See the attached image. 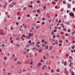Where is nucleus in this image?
<instances>
[{
	"instance_id": "nucleus-15",
	"label": "nucleus",
	"mask_w": 75,
	"mask_h": 75,
	"mask_svg": "<svg viewBox=\"0 0 75 75\" xmlns=\"http://www.w3.org/2000/svg\"><path fill=\"white\" fill-rule=\"evenodd\" d=\"M33 13H36V10H33L32 11Z\"/></svg>"
},
{
	"instance_id": "nucleus-10",
	"label": "nucleus",
	"mask_w": 75,
	"mask_h": 75,
	"mask_svg": "<svg viewBox=\"0 0 75 75\" xmlns=\"http://www.w3.org/2000/svg\"><path fill=\"white\" fill-rule=\"evenodd\" d=\"M71 4H68L67 5V7L68 8H70L71 7V6H70Z\"/></svg>"
},
{
	"instance_id": "nucleus-14",
	"label": "nucleus",
	"mask_w": 75,
	"mask_h": 75,
	"mask_svg": "<svg viewBox=\"0 0 75 75\" xmlns=\"http://www.w3.org/2000/svg\"><path fill=\"white\" fill-rule=\"evenodd\" d=\"M45 47H46V48L47 50V49H48V46L47 45H46L45 46Z\"/></svg>"
},
{
	"instance_id": "nucleus-17",
	"label": "nucleus",
	"mask_w": 75,
	"mask_h": 75,
	"mask_svg": "<svg viewBox=\"0 0 75 75\" xmlns=\"http://www.w3.org/2000/svg\"><path fill=\"white\" fill-rule=\"evenodd\" d=\"M5 25V30H7V26L6 25Z\"/></svg>"
},
{
	"instance_id": "nucleus-62",
	"label": "nucleus",
	"mask_w": 75,
	"mask_h": 75,
	"mask_svg": "<svg viewBox=\"0 0 75 75\" xmlns=\"http://www.w3.org/2000/svg\"><path fill=\"white\" fill-rule=\"evenodd\" d=\"M68 35L67 33H66L65 34V35L66 36H67V35Z\"/></svg>"
},
{
	"instance_id": "nucleus-6",
	"label": "nucleus",
	"mask_w": 75,
	"mask_h": 75,
	"mask_svg": "<svg viewBox=\"0 0 75 75\" xmlns=\"http://www.w3.org/2000/svg\"><path fill=\"white\" fill-rule=\"evenodd\" d=\"M64 74H69V71H66L65 72Z\"/></svg>"
},
{
	"instance_id": "nucleus-22",
	"label": "nucleus",
	"mask_w": 75,
	"mask_h": 75,
	"mask_svg": "<svg viewBox=\"0 0 75 75\" xmlns=\"http://www.w3.org/2000/svg\"><path fill=\"white\" fill-rule=\"evenodd\" d=\"M21 64V62H19V61H18L17 62V64H19V65H20Z\"/></svg>"
},
{
	"instance_id": "nucleus-48",
	"label": "nucleus",
	"mask_w": 75,
	"mask_h": 75,
	"mask_svg": "<svg viewBox=\"0 0 75 75\" xmlns=\"http://www.w3.org/2000/svg\"><path fill=\"white\" fill-rule=\"evenodd\" d=\"M16 40H20V39H19L18 38H16Z\"/></svg>"
},
{
	"instance_id": "nucleus-2",
	"label": "nucleus",
	"mask_w": 75,
	"mask_h": 75,
	"mask_svg": "<svg viewBox=\"0 0 75 75\" xmlns=\"http://www.w3.org/2000/svg\"><path fill=\"white\" fill-rule=\"evenodd\" d=\"M69 15L70 16H72V17H73V18H74V14L72 12L71 13H70Z\"/></svg>"
},
{
	"instance_id": "nucleus-27",
	"label": "nucleus",
	"mask_w": 75,
	"mask_h": 75,
	"mask_svg": "<svg viewBox=\"0 0 75 75\" xmlns=\"http://www.w3.org/2000/svg\"><path fill=\"white\" fill-rule=\"evenodd\" d=\"M64 30L67 31V29L66 28H64L62 29L63 31H64Z\"/></svg>"
},
{
	"instance_id": "nucleus-12",
	"label": "nucleus",
	"mask_w": 75,
	"mask_h": 75,
	"mask_svg": "<svg viewBox=\"0 0 75 75\" xmlns=\"http://www.w3.org/2000/svg\"><path fill=\"white\" fill-rule=\"evenodd\" d=\"M41 42L43 43L44 42H45V40H44V39H43L41 40Z\"/></svg>"
},
{
	"instance_id": "nucleus-45",
	"label": "nucleus",
	"mask_w": 75,
	"mask_h": 75,
	"mask_svg": "<svg viewBox=\"0 0 75 75\" xmlns=\"http://www.w3.org/2000/svg\"><path fill=\"white\" fill-rule=\"evenodd\" d=\"M42 47H44V46H45V45H44V44H42Z\"/></svg>"
},
{
	"instance_id": "nucleus-64",
	"label": "nucleus",
	"mask_w": 75,
	"mask_h": 75,
	"mask_svg": "<svg viewBox=\"0 0 75 75\" xmlns=\"http://www.w3.org/2000/svg\"><path fill=\"white\" fill-rule=\"evenodd\" d=\"M71 75H74V72H73V73H72V74Z\"/></svg>"
},
{
	"instance_id": "nucleus-23",
	"label": "nucleus",
	"mask_w": 75,
	"mask_h": 75,
	"mask_svg": "<svg viewBox=\"0 0 75 75\" xmlns=\"http://www.w3.org/2000/svg\"><path fill=\"white\" fill-rule=\"evenodd\" d=\"M69 71L71 72V73H74V71H71V70L70 69Z\"/></svg>"
},
{
	"instance_id": "nucleus-42",
	"label": "nucleus",
	"mask_w": 75,
	"mask_h": 75,
	"mask_svg": "<svg viewBox=\"0 0 75 75\" xmlns=\"http://www.w3.org/2000/svg\"><path fill=\"white\" fill-rule=\"evenodd\" d=\"M40 23V21H38L36 22L37 23Z\"/></svg>"
},
{
	"instance_id": "nucleus-63",
	"label": "nucleus",
	"mask_w": 75,
	"mask_h": 75,
	"mask_svg": "<svg viewBox=\"0 0 75 75\" xmlns=\"http://www.w3.org/2000/svg\"><path fill=\"white\" fill-rule=\"evenodd\" d=\"M75 10V8H73V10Z\"/></svg>"
},
{
	"instance_id": "nucleus-52",
	"label": "nucleus",
	"mask_w": 75,
	"mask_h": 75,
	"mask_svg": "<svg viewBox=\"0 0 75 75\" xmlns=\"http://www.w3.org/2000/svg\"><path fill=\"white\" fill-rule=\"evenodd\" d=\"M5 8H7V7L6 6V5H5L4 6Z\"/></svg>"
},
{
	"instance_id": "nucleus-26",
	"label": "nucleus",
	"mask_w": 75,
	"mask_h": 75,
	"mask_svg": "<svg viewBox=\"0 0 75 75\" xmlns=\"http://www.w3.org/2000/svg\"><path fill=\"white\" fill-rule=\"evenodd\" d=\"M41 65V63H40L38 64V66H40V65Z\"/></svg>"
},
{
	"instance_id": "nucleus-35",
	"label": "nucleus",
	"mask_w": 75,
	"mask_h": 75,
	"mask_svg": "<svg viewBox=\"0 0 75 75\" xmlns=\"http://www.w3.org/2000/svg\"><path fill=\"white\" fill-rule=\"evenodd\" d=\"M43 57L44 58V59H46V58H45V56H43Z\"/></svg>"
},
{
	"instance_id": "nucleus-53",
	"label": "nucleus",
	"mask_w": 75,
	"mask_h": 75,
	"mask_svg": "<svg viewBox=\"0 0 75 75\" xmlns=\"http://www.w3.org/2000/svg\"><path fill=\"white\" fill-rule=\"evenodd\" d=\"M40 10H38V13H40Z\"/></svg>"
},
{
	"instance_id": "nucleus-18",
	"label": "nucleus",
	"mask_w": 75,
	"mask_h": 75,
	"mask_svg": "<svg viewBox=\"0 0 75 75\" xmlns=\"http://www.w3.org/2000/svg\"><path fill=\"white\" fill-rule=\"evenodd\" d=\"M72 64L73 63H71L70 64H69V67H71V64Z\"/></svg>"
},
{
	"instance_id": "nucleus-36",
	"label": "nucleus",
	"mask_w": 75,
	"mask_h": 75,
	"mask_svg": "<svg viewBox=\"0 0 75 75\" xmlns=\"http://www.w3.org/2000/svg\"><path fill=\"white\" fill-rule=\"evenodd\" d=\"M5 14H7V15H8V12H6L5 13Z\"/></svg>"
},
{
	"instance_id": "nucleus-5",
	"label": "nucleus",
	"mask_w": 75,
	"mask_h": 75,
	"mask_svg": "<svg viewBox=\"0 0 75 75\" xmlns=\"http://www.w3.org/2000/svg\"><path fill=\"white\" fill-rule=\"evenodd\" d=\"M46 68V66H45V65H43L42 66V69H45V68Z\"/></svg>"
},
{
	"instance_id": "nucleus-43",
	"label": "nucleus",
	"mask_w": 75,
	"mask_h": 75,
	"mask_svg": "<svg viewBox=\"0 0 75 75\" xmlns=\"http://www.w3.org/2000/svg\"><path fill=\"white\" fill-rule=\"evenodd\" d=\"M61 22V21L60 20L58 21V23H59H59H60V22Z\"/></svg>"
},
{
	"instance_id": "nucleus-44",
	"label": "nucleus",
	"mask_w": 75,
	"mask_h": 75,
	"mask_svg": "<svg viewBox=\"0 0 75 75\" xmlns=\"http://www.w3.org/2000/svg\"><path fill=\"white\" fill-rule=\"evenodd\" d=\"M33 50H35V47H34L33 49Z\"/></svg>"
},
{
	"instance_id": "nucleus-51",
	"label": "nucleus",
	"mask_w": 75,
	"mask_h": 75,
	"mask_svg": "<svg viewBox=\"0 0 75 75\" xmlns=\"http://www.w3.org/2000/svg\"><path fill=\"white\" fill-rule=\"evenodd\" d=\"M31 29H32V30H34V27H32L31 28Z\"/></svg>"
},
{
	"instance_id": "nucleus-13",
	"label": "nucleus",
	"mask_w": 75,
	"mask_h": 75,
	"mask_svg": "<svg viewBox=\"0 0 75 75\" xmlns=\"http://www.w3.org/2000/svg\"><path fill=\"white\" fill-rule=\"evenodd\" d=\"M67 64V61H65V63H64V65H66Z\"/></svg>"
},
{
	"instance_id": "nucleus-49",
	"label": "nucleus",
	"mask_w": 75,
	"mask_h": 75,
	"mask_svg": "<svg viewBox=\"0 0 75 75\" xmlns=\"http://www.w3.org/2000/svg\"><path fill=\"white\" fill-rule=\"evenodd\" d=\"M24 28H25L26 29H27V26L25 25V27H24Z\"/></svg>"
},
{
	"instance_id": "nucleus-57",
	"label": "nucleus",
	"mask_w": 75,
	"mask_h": 75,
	"mask_svg": "<svg viewBox=\"0 0 75 75\" xmlns=\"http://www.w3.org/2000/svg\"><path fill=\"white\" fill-rule=\"evenodd\" d=\"M25 69H24L23 70V72H25Z\"/></svg>"
},
{
	"instance_id": "nucleus-16",
	"label": "nucleus",
	"mask_w": 75,
	"mask_h": 75,
	"mask_svg": "<svg viewBox=\"0 0 75 75\" xmlns=\"http://www.w3.org/2000/svg\"><path fill=\"white\" fill-rule=\"evenodd\" d=\"M36 3H41V1H37Z\"/></svg>"
},
{
	"instance_id": "nucleus-59",
	"label": "nucleus",
	"mask_w": 75,
	"mask_h": 75,
	"mask_svg": "<svg viewBox=\"0 0 75 75\" xmlns=\"http://www.w3.org/2000/svg\"><path fill=\"white\" fill-rule=\"evenodd\" d=\"M26 7H25L23 9V10H26Z\"/></svg>"
},
{
	"instance_id": "nucleus-28",
	"label": "nucleus",
	"mask_w": 75,
	"mask_h": 75,
	"mask_svg": "<svg viewBox=\"0 0 75 75\" xmlns=\"http://www.w3.org/2000/svg\"><path fill=\"white\" fill-rule=\"evenodd\" d=\"M31 33H30L28 35L29 36H31Z\"/></svg>"
},
{
	"instance_id": "nucleus-4",
	"label": "nucleus",
	"mask_w": 75,
	"mask_h": 75,
	"mask_svg": "<svg viewBox=\"0 0 75 75\" xmlns=\"http://www.w3.org/2000/svg\"><path fill=\"white\" fill-rule=\"evenodd\" d=\"M12 4V5H17V3H16V2H12L11 3Z\"/></svg>"
},
{
	"instance_id": "nucleus-1",
	"label": "nucleus",
	"mask_w": 75,
	"mask_h": 75,
	"mask_svg": "<svg viewBox=\"0 0 75 75\" xmlns=\"http://www.w3.org/2000/svg\"><path fill=\"white\" fill-rule=\"evenodd\" d=\"M17 36V34L15 33H13L12 35V37H13V38H16Z\"/></svg>"
},
{
	"instance_id": "nucleus-55",
	"label": "nucleus",
	"mask_w": 75,
	"mask_h": 75,
	"mask_svg": "<svg viewBox=\"0 0 75 75\" xmlns=\"http://www.w3.org/2000/svg\"><path fill=\"white\" fill-rule=\"evenodd\" d=\"M53 38H55V35H53Z\"/></svg>"
},
{
	"instance_id": "nucleus-24",
	"label": "nucleus",
	"mask_w": 75,
	"mask_h": 75,
	"mask_svg": "<svg viewBox=\"0 0 75 75\" xmlns=\"http://www.w3.org/2000/svg\"><path fill=\"white\" fill-rule=\"evenodd\" d=\"M75 31L74 32H73L72 33H71L72 35H74V34H75Z\"/></svg>"
},
{
	"instance_id": "nucleus-8",
	"label": "nucleus",
	"mask_w": 75,
	"mask_h": 75,
	"mask_svg": "<svg viewBox=\"0 0 75 75\" xmlns=\"http://www.w3.org/2000/svg\"><path fill=\"white\" fill-rule=\"evenodd\" d=\"M66 25H68L69 24V22H66Z\"/></svg>"
},
{
	"instance_id": "nucleus-30",
	"label": "nucleus",
	"mask_w": 75,
	"mask_h": 75,
	"mask_svg": "<svg viewBox=\"0 0 75 75\" xmlns=\"http://www.w3.org/2000/svg\"><path fill=\"white\" fill-rule=\"evenodd\" d=\"M56 37H57V38H58V37H59V35H57Z\"/></svg>"
},
{
	"instance_id": "nucleus-60",
	"label": "nucleus",
	"mask_w": 75,
	"mask_h": 75,
	"mask_svg": "<svg viewBox=\"0 0 75 75\" xmlns=\"http://www.w3.org/2000/svg\"><path fill=\"white\" fill-rule=\"evenodd\" d=\"M53 31L54 32H57V30H53Z\"/></svg>"
},
{
	"instance_id": "nucleus-21",
	"label": "nucleus",
	"mask_w": 75,
	"mask_h": 75,
	"mask_svg": "<svg viewBox=\"0 0 75 75\" xmlns=\"http://www.w3.org/2000/svg\"><path fill=\"white\" fill-rule=\"evenodd\" d=\"M51 72H53V71H54V70L53 69H52L51 70Z\"/></svg>"
},
{
	"instance_id": "nucleus-41",
	"label": "nucleus",
	"mask_w": 75,
	"mask_h": 75,
	"mask_svg": "<svg viewBox=\"0 0 75 75\" xmlns=\"http://www.w3.org/2000/svg\"><path fill=\"white\" fill-rule=\"evenodd\" d=\"M25 47H28V44H27V45H25Z\"/></svg>"
},
{
	"instance_id": "nucleus-31",
	"label": "nucleus",
	"mask_w": 75,
	"mask_h": 75,
	"mask_svg": "<svg viewBox=\"0 0 75 75\" xmlns=\"http://www.w3.org/2000/svg\"><path fill=\"white\" fill-rule=\"evenodd\" d=\"M11 30H13V27H11Z\"/></svg>"
},
{
	"instance_id": "nucleus-39",
	"label": "nucleus",
	"mask_w": 75,
	"mask_h": 75,
	"mask_svg": "<svg viewBox=\"0 0 75 75\" xmlns=\"http://www.w3.org/2000/svg\"><path fill=\"white\" fill-rule=\"evenodd\" d=\"M13 40H11V41H10L11 43H13Z\"/></svg>"
},
{
	"instance_id": "nucleus-54",
	"label": "nucleus",
	"mask_w": 75,
	"mask_h": 75,
	"mask_svg": "<svg viewBox=\"0 0 75 75\" xmlns=\"http://www.w3.org/2000/svg\"><path fill=\"white\" fill-rule=\"evenodd\" d=\"M70 31H71V30H70L68 29V30H67V31H68V32H70Z\"/></svg>"
},
{
	"instance_id": "nucleus-20",
	"label": "nucleus",
	"mask_w": 75,
	"mask_h": 75,
	"mask_svg": "<svg viewBox=\"0 0 75 75\" xmlns=\"http://www.w3.org/2000/svg\"><path fill=\"white\" fill-rule=\"evenodd\" d=\"M42 20H43V21H45V19L44 18H43L42 19Z\"/></svg>"
},
{
	"instance_id": "nucleus-3",
	"label": "nucleus",
	"mask_w": 75,
	"mask_h": 75,
	"mask_svg": "<svg viewBox=\"0 0 75 75\" xmlns=\"http://www.w3.org/2000/svg\"><path fill=\"white\" fill-rule=\"evenodd\" d=\"M0 35H4V33H3L2 30H0Z\"/></svg>"
},
{
	"instance_id": "nucleus-29",
	"label": "nucleus",
	"mask_w": 75,
	"mask_h": 75,
	"mask_svg": "<svg viewBox=\"0 0 75 75\" xmlns=\"http://www.w3.org/2000/svg\"><path fill=\"white\" fill-rule=\"evenodd\" d=\"M64 4H66V2L65 1H63Z\"/></svg>"
},
{
	"instance_id": "nucleus-32",
	"label": "nucleus",
	"mask_w": 75,
	"mask_h": 75,
	"mask_svg": "<svg viewBox=\"0 0 75 75\" xmlns=\"http://www.w3.org/2000/svg\"><path fill=\"white\" fill-rule=\"evenodd\" d=\"M26 16H27V17H30V15H26Z\"/></svg>"
},
{
	"instance_id": "nucleus-46",
	"label": "nucleus",
	"mask_w": 75,
	"mask_h": 75,
	"mask_svg": "<svg viewBox=\"0 0 75 75\" xmlns=\"http://www.w3.org/2000/svg\"><path fill=\"white\" fill-rule=\"evenodd\" d=\"M33 1H31V3H30V4H33Z\"/></svg>"
},
{
	"instance_id": "nucleus-34",
	"label": "nucleus",
	"mask_w": 75,
	"mask_h": 75,
	"mask_svg": "<svg viewBox=\"0 0 75 75\" xmlns=\"http://www.w3.org/2000/svg\"><path fill=\"white\" fill-rule=\"evenodd\" d=\"M71 48L72 49H74V48H75V46L72 47Z\"/></svg>"
},
{
	"instance_id": "nucleus-56",
	"label": "nucleus",
	"mask_w": 75,
	"mask_h": 75,
	"mask_svg": "<svg viewBox=\"0 0 75 75\" xmlns=\"http://www.w3.org/2000/svg\"><path fill=\"white\" fill-rule=\"evenodd\" d=\"M55 8H56V9H57V8H58V7H57V6H55Z\"/></svg>"
},
{
	"instance_id": "nucleus-58",
	"label": "nucleus",
	"mask_w": 75,
	"mask_h": 75,
	"mask_svg": "<svg viewBox=\"0 0 75 75\" xmlns=\"http://www.w3.org/2000/svg\"><path fill=\"white\" fill-rule=\"evenodd\" d=\"M66 57H68V54H66Z\"/></svg>"
},
{
	"instance_id": "nucleus-50",
	"label": "nucleus",
	"mask_w": 75,
	"mask_h": 75,
	"mask_svg": "<svg viewBox=\"0 0 75 75\" xmlns=\"http://www.w3.org/2000/svg\"><path fill=\"white\" fill-rule=\"evenodd\" d=\"M62 45V44L61 43H59V46H61V45Z\"/></svg>"
},
{
	"instance_id": "nucleus-38",
	"label": "nucleus",
	"mask_w": 75,
	"mask_h": 75,
	"mask_svg": "<svg viewBox=\"0 0 75 75\" xmlns=\"http://www.w3.org/2000/svg\"><path fill=\"white\" fill-rule=\"evenodd\" d=\"M52 35H54V33L53 32H51Z\"/></svg>"
},
{
	"instance_id": "nucleus-25",
	"label": "nucleus",
	"mask_w": 75,
	"mask_h": 75,
	"mask_svg": "<svg viewBox=\"0 0 75 75\" xmlns=\"http://www.w3.org/2000/svg\"><path fill=\"white\" fill-rule=\"evenodd\" d=\"M33 62V61H31V62H30V65H32Z\"/></svg>"
},
{
	"instance_id": "nucleus-7",
	"label": "nucleus",
	"mask_w": 75,
	"mask_h": 75,
	"mask_svg": "<svg viewBox=\"0 0 75 75\" xmlns=\"http://www.w3.org/2000/svg\"><path fill=\"white\" fill-rule=\"evenodd\" d=\"M9 6L10 7H13V5L12 4H9Z\"/></svg>"
},
{
	"instance_id": "nucleus-40",
	"label": "nucleus",
	"mask_w": 75,
	"mask_h": 75,
	"mask_svg": "<svg viewBox=\"0 0 75 75\" xmlns=\"http://www.w3.org/2000/svg\"><path fill=\"white\" fill-rule=\"evenodd\" d=\"M52 46H50V49H52Z\"/></svg>"
},
{
	"instance_id": "nucleus-19",
	"label": "nucleus",
	"mask_w": 75,
	"mask_h": 75,
	"mask_svg": "<svg viewBox=\"0 0 75 75\" xmlns=\"http://www.w3.org/2000/svg\"><path fill=\"white\" fill-rule=\"evenodd\" d=\"M64 9L63 8H62L61 9V11H64Z\"/></svg>"
},
{
	"instance_id": "nucleus-47",
	"label": "nucleus",
	"mask_w": 75,
	"mask_h": 75,
	"mask_svg": "<svg viewBox=\"0 0 75 75\" xmlns=\"http://www.w3.org/2000/svg\"><path fill=\"white\" fill-rule=\"evenodd\" d=\"M16 25H18V23L16 22Z\"/></svg>"
},
{
	"instance_id": "nucleus-9",
	"label": "nucleus",
	"mask_w": 75,
	"mask_h": 75,
	"mask_svg": "<svg viewBox=\"0 0 75 75\" xmlns=\"http://www.w3.org/2000/svg\"><path fill=\"white\" fill-rule=\"evenodd\" d=\"M29 7H30V8H33V5H29Z\"/></svg>"
},
{
	"instance_id": "nucleus-37",
	"label": "nucleus",
	"mask_w": 75,
	"mask_h": 75,
	"mask_svg": "<svg viewBox=\"0 0 75 75\" xmlns=\"http://www.w3.org/2000/svg\"><path fill=\"white\" fill-rule=\"evenodd\" d=\"M52 3L53 4H56V2H52Z\"/></svg>"
},
{
	"instance_id": "nucleus-33",
	"label": "nucleus",
	"mask_w": 75,
	"mask_h": 75,
	"mask_svg": "<svg viewBox=\"0 0 75 75\" xmlns=\"http://www.w3.org/2000/svg\"><path fill=\"white\" fill-rule=\"evenodd\" d=\"M42 24L43 25H44V24H45V22H42Z\"/></svg>"
},
{
	"instance_id": "nucleus-61",
	"label": "nucleus",
	"mask_w": 75,
	"mask_h": 75,
	"mask_svg": "<svg viewBox=\"0 0 75 75\" xmlns=\"http://www.w3.org/2000/svg\"><path fill=\"white\" fill-rule=\"evenodd\" d=\"M44 75H47V73H44Z\"/></svg>"
},
{
	"instance_id": "nucleus-11",
	"label": "nucleus",
	"mask_w": 75,
	"mask_h": 75,
	"mask_svg": "<svg viewBox=\"0 0 75 75\" xmlns=\"http://www.w3.org/2000/svg\"><path fill=\"white\" fill-rule=\"evenodd\" d=\"M42 51V50L41 49H39L38 50V51L39 52H41Z\"/></svg>"
}]
</instances>
